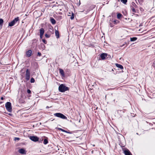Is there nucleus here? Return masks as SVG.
Listing matches in <instances>:
<instances>
[{
  "instance_id": "1",
  "label": "nucleus",
  "mask_w": 155,
  "mask_h": 155,
  "mask_svg": "<svg viewBox=\"0 0 155 155\" xmlns=\"http://www.w3.org/2000/svg\"><path fill=\"white\" fill-rule=\"evenodd\" d=\"M101 59L104 60L105 59L110 60L111 58V56L110 54L105 53H103L101 54L100 56Z\"/></svg>"
},
{
  "instance_id": "2",
  "label": "nucleus",
  "mask_w": 155,
  "mask_h": 155,
  "mask_svg": "<svg viewBox=\"0 0 155 155\" xmlns=\"http://www.w3.org/2000/svg\"><path fill=\"white\" fill-rule=\"evenodd\" d=\"M69 88L68 87H66L64 84H61L58 87L59 91L61 92H64L66 91L69 90Z\"/></svg>"
},
{
  "instance_id": "3",
  "label": "nucleus",
  "mask_w": 155,
  "mask_h": 155,
  "mask_svg": "<svg viewBox=\"0 0 155 155\" xmlns=\"http://www.w3.org/2000/svg\"><path fill=\"white\" fill-rule=\"evenodd\" d=\"M5 107L7 110L9 112H11L12 111V104L11 102H7L5 104Z\"/></svg>"
},
{
  "instance_id": "4",
  "label": "nucleus",
  "mask_w": 155,
  "mask_h": 155,
  "mask_svg": "<svg viewBox=\"0 0 155 155\" xmlns=\"http://www.w3.org/2000/svg\"><path fill=\"white\" fill-rule=\"evenodd\" d=\"M19 20V18L18 17L15 18L12 21L9 23L8 26L9 27L13 26Z\"/></svg>"
},
{
  "instance_id": "5",
  "label": "nucleus",
  "mask_w": 155,
  "mask_h": 155,
  "mask_svg": "<svg viewBox=\"0 0 155 155\" xmlns=\"http://www.w3.org/2000/svg\"><path fill=\"white\" fill-rule=\"evenodd\" d=\"M54 115L56 117L60 118L63 119H67V117L63 114L60 113H57L54 114Z\"/></svg>"
},
{
  "instance_id": "6",
  "label": "nucleus",
  "mask_w": 155,
  "mask_h": 155,
  "mask_svg": "<svg viewBox=\"0 0 155 155\" xmlns=\"http://www.w3.org/2000/svg\"><path fill=\"white\" fill-rule=\"evenodd\" d=\"M122 150L125 155H132L129 150L126 148H122Z\"/></svg>"
},
{
  "instance_id": "7",
  "label": "nucleus",
  "mask_w": 155,
  "mask_h": 155,
  "mask_svg": "<svg viewBox=\"0 0 155 155\" xmlns=\"http://www.w3.org/2000/svg\"><path fill=\"white\" fill-rule=\"evenodd\" d=\"M25 98L26 97L24 95L21 94L19 100V103L21 104L25 103Z\"/></svg>"
},
{
  "instance_id": "8",
  "label": "nucleus",
  "mask_w": 155,
  "mask_h": 155,
  "mask_svg": "<svg viewBox=\"0 0 155 155\" xmlns=\"http://www.w3.org/2000/svg\"><path fill=\"white\" fill-rule=\"evenodd\" d=\"M30 71L28 69H27L26 71L25 78V79L27 80V81L29 80L30 78Z\"/></svg>"
},
{
  "instance_id": "9",
  "label": "nucleus",
  "mask_w": 155,
  "mask_h": 155,
  "mask_svg": "<svg viewBox=\"0 0 155 155\" xmlns=\"http://www.w3.org/2000/svg\"><path fill=\"white\" fill-rule=\"evenodd\" d=\"M30 139L32 141L36 142L39 140V137L36 136H30L29 137Z\"/></svg>"
},
{
  "instance_id": "10",
  "label": "nucleus",
  "mask_w": 155,
  "mask_h": 155,
  "mask_svg": "<svg viewBox=\"0 0 155 155\" xmlns=\"http://www.w3.org/2000/svg\"><path fill=\"white\" fill-rule=\"evenodd\" d=\"M123 69V68H117V69H116V68H112L111 70L112 71H115L114 73V74H116L117 73H119L121 71H123L122 69Z\"/></svg>"
},
{
  "instance_id": "11",
  "label": "nucleus",
  "mask_w": 155,
  "mask_h": 155,
  "mask_svg": "<svg viewBox=\"0 0 155 155\" xmlns=\"http://www.w3.org/2000/svg\"><path fill=\"white\" fill-rule=\"evenodd\" d=\"M32 52L31 50H29L26 52V55L27 57H30L31 55Z\"/></svg>"
},
{
  "instance_id": "12",
  "label": "nucleus",
  "mask_w": 155,
  "mask_h": 155,
  "mask_svg": "<svg viewBox=\"0 0 155 155\" xmlns=\"http://www.w3.org/2000/svg\"><path fill=\"white\" fill-rule=\"evenodd\" d=\"M19 152L22 154H26V151L23 148H20L18 150Z\"/></svg>"
},
{
  "instance_id": "13",
  "label": "nucleus",
  "mask_w": 155,
  "mask_h": 155,
  "mask_svg": "<svg viewBox=\"0 0 155 155\" xmlns=\"http://www.w3.org/2000/svg\"><path fill=\"white\" fill-rule=\"evenodd\" d=\"M132 7L134 8H138V6L134 2H132L130 5V8H132Z\"/></svg>"
},
{
  "instance_id": "14",
  "label": "nucleus",
  "mask_w": 155,
  "mask_h": 155,
  "mask_svg": "<svg viewBox=\"0 0 155 155\" xmlns=\"http://www.w3.org/2000/svg\"><path fill=\"white\" fill-rule=\"evenodd\" d=\"M59 71L60 73L61 74V76L64 77V73L63 70L61 68H59Z\"/></svg>"
},
{
  "instance_id": "15",
  "label": "nucleus",
  "mask_w": 155,
  "mask_h": 155,
  "mask_svg": "<svg viewBox=\"0 0 155 155\" xmlns=\"http://www.w3.org/2000/svg\"><path fill=\"white\" fill-rule=\"evenodd\" d=\"M45 30L43 28H41L40 29V35H43Z\"/></svg>"
},
{
  "instance_id": "16",
  "label": "nucleus",
  "mask_w": 155,
  "mask_h": 155,
  "mask_svg": "<svg viewBox=\"0 0 155 155\" xmlns=\"http://www.w3.org/2000/svg\"><path fill=\"white\" fill-rule=\"evenodd\" d=\"M4 23V20L2 18H0V28L2 27Z\"/></svg>"
},
{
  "instance_id": "17",
  "label": "nucleus",
  "mask_w": 155,
  "mask_h": 155,
  "mask_svg": "<svg viewBox=\"0 0 155 155\" xmlns=\"http://www.w3.org/2000/svg\"><path fill=\"white\" fill-rule=\"evenodd\" d=\"M50 21L51 23L53 25H54L56 23V21L53 18H51L50 19Z\"/></svg>"
},
{
  "instance_id": "18",
  "label": "nucleus",
  "mask_w": 155,
  "mask_h": 155,
  "mask_svg": "<svg viewBox=\"0 0 155 155\" xmlns=\"http://www.w3.org/2000/svg\"><path fill=\"white\" fill-rule=\"evenodd\" d=\"M55 34L57 38H58L59 37V32L58 31L55 30Z\"/></svg>"
},
{
  "instance_id": "19",
  "label": "nucleus",
  "mask_w": 155,
  "mask_h": 155,
  "mask_svg": "<svg viewBox=\"0 0 155 155\" xmlns=\"http://www.w3.org/2000/svg\"><path fill=\"white\" fill-rule=\"evenodd\" d=\"M137 39V38L136 37L130 38V41H134Z\"/></svg>"
},
{
  "instance_id": "20",
  "label": "nucleus",
  "mask_w": 155,
  "mask_h": 155,
  "mask_svg": "<svg viewBox=\"0 0 155 155\" xmlns=\"http://www.w3.org/2000/svg\"><path fill=\"white\" fill-rule=\"evenodd\" d=\"M115 65L118 68H123V66L121 64L116 63L115 64Z\"/></svg>"
},
{
  "instance_id": "21",
  "label": "nucleus",
  "mask_w": 155,
  "mask_h": 155,
  "mask_svg": "<svg viewBox=\"0 0 155 155\" xmlns=\"http://www.w3.org/2000/svg\"><path fill=\"white\" fill-rule=\"evenodd\" d=\"M112 22L114 23L115 24H117L118 22V21L117 20H114V19H112L111 20Z\"/></svg>"
},
{
  "instance_id": "22",
  "label": "nucleus",
  "mask_w": 155,
  "mask_h": 155,
  "mask_svg": "<svg viewBox=\"0 0 155 155\" xmlns=\"http://www.w3.org/2000/svg\"><path fill=\"white\" fill-rule=\"evenodd\" d=\"M120 146L122 147H125V143H123L121 142H120L119 143Z\"/></svg>"
},
{
  "instance_id": "23",
  "label": "nucleus",
  "mask_w": 155,
  "mask_h": 155,
  "mask_svg": "<svg viewBox=\"0 0 155 155\" xmlns=\"http://www.w3.org/2000/svg\"><path fill=\"white\" fill-rule=\"evenodd\" d=\"M48 143V140L47 138L45 139L43 141V143L45 144H47Z\"/></svg>"
},
{
  "instance_id": "24",
  "label": "nucleus",
  "mask_w": 155,
  "mask_h": 155,
  "mask_svg": "<svg viewBox=\"0 0 155 155\" xmlns=\"http://www.w3.org/2000/svg\"><path fill=\"white\" fill-rule=\"evenodd\" d=\"M122 16V15L121 14H120V13H118L117 14V18L120 19V18Z\"/></svg>"
},
{
  "instance_id": "25",
  "label": "nucleus",
  "mask_w": 155,
  "mask_h": 155,
  "mask_svg": "<svg viewBox=\"0 0 155 155\" xmlns=\"http://www.w3.org/2000/svg\"><path fill=\"white\" fill-rule=\"evenodd\" d=\"M74 15H75L72 12L71 16V17L70 18L71 20H72L74 19Z\"/></svg>"
},
{
  "instance_id": "26",
  "label": "nucleus",
  "mask_w": 155,
  "mask_h": 155,
  "mask_svg": "<svg viewBox=\"0 0 155 155\" xmlns=\"http://www.w3.org/2000/svg\"><path fill=\"white\" fill-rule=\"evenodd\" d=\"M35 82V80L34 78H32L30 80V82L31 83H33Z\"/></svg>"
},
{
  "instance_id": "27",
  "label": "nucleus",
  "mask_w": 155,
  "mask_h": 155,
  "mask_svg": "<svg viewBox=\"0 0 155 155\" xmlns=\"http://www.w3.org/2000/svg\"><path fill=\"white\" fill-rule=\"evenodd\" d=\"M131 8L132 10V11L134 13H136V10H137V9L136 10L135 9V8H133V7H132V8Z\"/></svg>"
},
{
  "instance_id": "28",
  "label": "nucleus",
  "mask_w": 155,
  "mask_h": 155,
  "mask_svg": "<svg viewBox=\"0 0 155 155\" xmlns=\"http://www.w3.org/2000/svg\"><path fill=\"white\" fill-rule=\"evenodd\" d=\"M120 1L124 4H126L127 2V0H120Z\"/></svg>"
},
{
  "instance_id": "29",
  "label": "nucleus",
  "mask_w": 155,
  "mask_h": 155,
  "mask_svg": "<svg viewBox=\"0 0 155 155\" xmlns=\"http://www.w3.org/2000/svg\"><path fill=\"white\" fill-rule=\"evenodd\" d=\"M58 129L59 130H61V131L65 132H66V130H65L61 128H58Z\"/></svg>"
},
{
  "instance_id": "30",
  "label": "nucleus",
  "mask_w": 155,
  "mask_h": 155,
  "mask_svg": "<svg viewBox=\"0 0 155 155\" xmlns=\"http://www.w3.org/2000/svg\"><path fill=\"white\" fill-rule=\"evenodd\" d=\"M138 1L140 5H141L143 2V0H137Z\"/></svg>"
},
{
  "instance_id": "31",
  "label": "nucleus",
  "mask_w": 155,
  "mask_h": 155,
  "mask_svg": "<svg viewBox=\"0 0 155 155\" xmlns=\"http://www.w3.org/2000/svg\"><path fill=\"white\" fill-rule=\"evenodd\" d=\"M41 55V53L40 52H38L37 54V56L40 57Z\"/></svg>"
},
{
  "instance_id": "32",
  "label": "nucleus",
  "mask_w": 155,
  "mask_h": 155,
  "mask_svg": "<svg viewBox=\"0 0 155 155\" xmlns=\"http://www.w3.org/2000/svg\"><path fill=\"white\" fill-rule=\"evenodd\" d=\"M27 93H28V94H31V91L29 89H27Z\"/></svg>"
},
{
  "instance_id": "33",
  "label": "nucleus",
  "mask_w": 155,
  "mask_h": 155,
  "mask_svg": "<svg viewBox=\"0 0 155 155\" xmlns=\"http://www.w3.org/2000/svg\"><path fill=\"white\" fill-rule=\"evenodd\" d=\"M42 41L45 44H46L47 43V41L45 39H42Z\"/></svg>"
},
{
  "instance_id": "34",
  "label": "nucleus",
  "mask_w": 155,
  "mask_h": 155,
  "mask_svg": "<svg viewBox=\"0 0 155 155\" xmlns=\"http://www.w3.org/2000/svg\"><path fill=\"white\" fill-rule=\"evenodd\" d=\"M20 140V138H19L15 137L14 138V140L15 141H16V140Z\"/></svg>"
},
{
  "instance_id": "35",
  "label": "nucleus",
  "mask_w": 155,
  "mask_h": 155,
  "mask_svg": "<svg viewBox=\"0 0 155 155\" xmlns=\"http://www.w3.org/2000/svg\"><path fill=\"white\" fill-rule=\"evenodd\" d=\"M43 140L42 138L39 139V140H38V141L39 143H42Z\"/></svg>"
},
{
  "instance_id": "36",
  "label": "nucleus",
  "mask_w": 155,
  "mask_h": 155,
  "mask_svg": "<svg viewBox=\"0 0 155 155\" xmlns=\"http://www.w3.org/2000/svg\"><path fill=\"white\" fill-rule=\"evenodd\" d=\"M45 36L46 38H49L50 37V35L47 34H45Z\"/></svg>"
},
{
  "instance_id": "37",
  "label": "nucleus",
  "mask_w": 155,
  "mask_h": 155,
  "mask_svg": "<svg viewBox=\"0 0 155 155\" xmlns=\"http://www.w3.org/2000/svg\"><path fill=\"white\" fill-rule=\"evenodd\" d=\"M65 133H68V134H71L73 133V131H70L69 130L68 131H66V132H65Z\"/></svg>"
},
{
  "instance_id": "38",
  "label": "nucleus",
  "mask_w": 155,
  "mask_h": 155,
  "mask_svg": "<svg viewBox=\"0 0 155 155\" xmlns=\"http://www.w3.org/2000/svg\"><path fill=\"white\" fill-rule=\"evenodd\" d=\"M152 66V67H153V68H155V61L153 62Z\"/></svg>"
},
{
  "instance_id": "39",
  "label": "nucleus",
  "mask_w": 155,
  "mask_h": 155,
  "mask_svg": "<svg viewBox=\"0 0 155 155\" xmlns=\"http://www.w3.org/2000/svg\"><path fill=\"white\" fill-rule=\"evenodd\" d=\"M109 25L111 27H113L114 26V25L111 23H110Z\"/></svg>"
},
{
  "instance_id": "40",
  "label": "nucleus",
  "mask_w": 155,
  "mask_h": 155,
  "mask_svg": "<svg viewBox=\"0 0 155 155\" xmlns=\"http://www.w3.org/2000/svg\"><path fill=\"white\" fill-rule=\"evenodd\" d=\"M140 10L141 12H143L144 11V9L142 7L140 8Z\"/></svg>"
},
{
  "instance_id": "41",
  "label": "nucleus",
  "mask_w": 155,
  "mask_h": 155,
  "mask_svg": "<svg viewBox=\"0 0 155 155\" xmlns=\"http://www.w3.org/2000/svg\"><path fill=\"white\" fill-rule=\"evenodd\" d=\"M43 35H40V37L41 39L43 37Z\"/></svg>"
},
{
  "instance_id": "42",
  "label": "nucleus",
  "mask_w": 155,
  "mask_h": 155,
  "mask_svg": "<svg viewBox=\"0 0 155 155\" xmlns=\"http://www.w3.org/2000/svg\"><path fill=\"white\" fill-rule=\"evenodd\" d=\"M4 98L3 97H2L1 99L2 100H4Z\"/></svg>"
},
{
  "instance_id": "43",
  "label": "nucleus",
  "mask_w": 155,
  "mask_h": 155,
  "mask_svg": "<svg viewBox=\"0 0 155 155\" xmlns=\"http://www.w3.org/2000/svg\"><path fill=\"white\" fill-rule=\"evenodd\" d=\"M41 45H42L43 46V47H44V48H45V45L43 44H41Z\"/></svg>"
},
{
  "instance_id": "44",
  "label": "nucleus",
  "mask_w": 155,
  "mask_h": 155,
  "mask_svg": "<svg viewBox=\"0 0 155 155\" xmlns=\"http://www.w3.org/2000/svg\"><path fill=\"white\" fill-rule=\"evenodd\" d=\"M8 114L11 116L12 115V114Z\"/></svg>"
},
{
  "instance_id": "45",
  "label": "nucleus",
  "mask_w": 155,
  "mask_h": 155,
  "mask_svg": "<svg viewBox=\"0 0 155 155\" xmlns=\"http://www.w3.org/2000/svg\"><path fill=\"white\" fill-rule=\"evenodd\" d=\"M49 108V107L48 106H47V107H46V108L48 109V108Z\"/></svg>"
},
{
  "instance_id": "46",
  "label": "nucleus",
  "mask_w": 155,
  "mask_h": 155,
  "mask_svg": "<svg viewBox=\"0 0 155 155\" xmlns=\"http://www.w3.org/2000/svg\"><path fill=\"white\" fill-rule=\"evenodd\" d=\"M30 96H30V95H28V97H30Z\"/></svg>"
},
{
  "instance_id": "47",
  "label": "nucleus",
  "mask_w": 155,
  "mask_h": 155,
  "mask_svg": "<svg viewBox=\"0 0 155 155\" xmlns=\"http://www.w3.org/2000/svg\"><path fill=\"white\" fill-rule=\"evenodd\" d=\"M124 45H125V44H123V45H122L121 46V47L123 46H124Z\"/></svg>"
},
{
  "instance_id": "48",
  "label": "nucleus",
  "mask_w": 155,
  "mask_h": 155,
  "mask_svg": "<svg viewBox=\"0 0 155 155\" xmlns=\"http://www.w3.org/2000/svg\"><path fill=\"white\" fill-rule=\"evenodd\" d=\"M35 40H36L35 39H33V41H35Z\"/></svg>"
},
{
  "instance_id": "49",
  "label": "nucleus",
  "mask_w": 155,
  "mask_h": 155,
  "mask_svg": "<svg viewBox=\"0 0 155 155\" xmlns=\"http://www.w3.org/2000/svg\"><path fill=\"white\" fill-rule=\"evenodd\" d=\"M93 146H95V145H93Z\"/></svg>"
}]
</instances>
